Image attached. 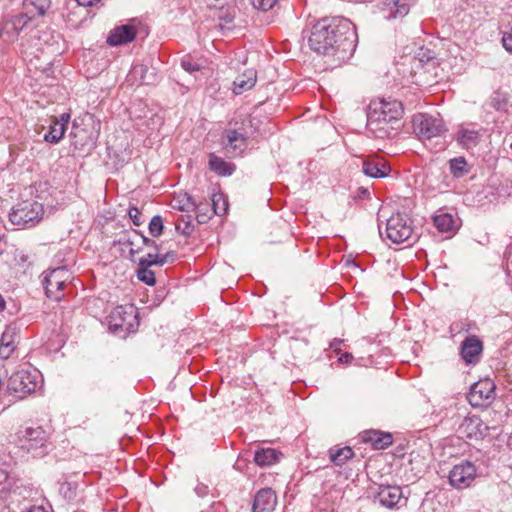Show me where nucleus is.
I'll use <instances>...</instances> for the list:
<instances>
[{"label": "nucleus", "instance_id": "e433bc0d", "mask_svg": "<svg viewBox=\"0 0 512 512\" xmlns=\"http://www.w3.org/2000/svg\"><path fill=\"white\" fill-rule=\"evenodd\" d=\"M181 67L189 73H194L201 69V66L194 62L190 56H186L181 60Z\"/></svg>", "mask_w": 512, "mask_h": 512}, {"label": "nucleus", "instance_id": "c85d7f7f", "mask_svg": "<svg viewBox=\"0 0 512 512\" xmlns=\"http://www.w3.org/2000/svg\"><path fill=\"white\" fill-rule=\"evenodd\" d=\"M66 129L53 117L50 121L49 131L44 135V140L51 144H57L64 136Z\"/></svg>", "mask_w": 512, "mask_h": 512}, {"label": "nucleus", "instance_id": "f8f14e48", "mask_svg": "<svg viewBox=\"0 0 512 512\" xmlns=\"http://www.w3.org/2000/svg\"><path fill=\"white\" fill-rule=\"evenodd\" d=\"M476 476L475 464L465 460L453 466L449 473V482L456 489H465L471 486Z\"/></svg>", "mask_w": 512, "mask_h": 512}, {"label": "nucleus", "instance_id": "9d476101", "mask_svg": "<svg viewBox=\"0 0 512 512\" xmlns=\"http://www.w3.org/2000/svg\"><path fill=\"white\" fill-rule=\"evenodd\" d=\"M31 21L32 16L22 12L6 16L0 26V40L8 44L14 43L18 40L21 32L28 28Z\"/></svg>", "mask_w": 512, "mask_h": 512}, {"label": "nucleus", "instance_id": "a19ab883", "mask_svg": "<svg viewBox=\"0 0 512 512\" xmlns=\"http://www.w3.org/2000/svg\"><path fill=\"white\" fill-rule=\"evenodd\" d=\"M194 492L198 497L204 498L209 495L210 489L208 485L201 482H197V484L194 487Z\"/></svg>", "mask_w": 512, "mask_h": 512}, {"label": "nucleus", "instance_id": "a18cd8bd", "mask_svg": "<svg viewBox=\"0 0 512 512\" xmlns=\"http://www.w3.org/2000/svg\"><path fill=\"white\" fill-rule=\"evenodd\" d=\"M195 207H196L195 202H193L190 197H187V202L185 204H183L180 207V209L183 211H189V210H194Z\"/></svg>", "mask_w": 512, "mask_h": 512}, {"label": "nucleus", "instance_id": "20e7f679", "mask_svg": "<svg viewBox=\"0 0 512 512\" xmlns=\"http://www.w3.org/2000/svg\"><path fill=\"white\" fill-rule=\"evenodd\" d=\"M100 134V123L94 115L85 113L72 122L70 138L75 150L89 153L96 146Z\"/></svg>", "mask_w": 512, "mask_h": 512}, {"label": "nucleus", "instance_id": "423d86ee", "mask_svg": "<svg viewBox=\"0 0 512 512\" xmlns=\"http://www.w3.org/2000/svg\"><path fill=\"white\" fill-rule=\"evenodd\" d=\"M39 374L28 370L13 373L8 380V393L15 399L21 400L35 392L39 385Z\"/></svg>", "mask_w": 512, "mask_h": 512}, {"label": "nucleus", "instance_id": "393cba45", "mask_svg": "<svg viewBox=\"0 0 512 512\" xmlns=\"http://www.w3.org/2000/svg\"><path fill=\"white\" fill-rule=\"evenodd\" d=\"M433 222L441 233L453 234L457 230V220L450 213H439L434 216Z\"/></svg>", "mask_w": 512, "mask_h": 512}, {"label": "nucleus", "instance_id": "f3484780", "mask_svg": "<svg viewBox=\"0 0 512 512\" xmlns=\"http://www.w3.org/2000/svg\"><path fill=\"white\" fill-rule=\"evenodd\" d=\"M277 504V496L271 488L260 489L253 501L252 512H273Z\"/></svg>", "mask_w": 512, "mask_h": 512}, {"label": "nucleus", "instance_id": "ea45409f", "mask_svg": "<svg viewBox=\"0 0 512 512\" xmlns=\"http://www.w3.org/2000/svg\"><path fill=\"white\" fill-rule=\"evenodd\" d=\"M128 215L130 217V219L132 220L133 224L135 226H140L142 225L143 223V220H142V213L140 212V210L136 207H131L129 210H128Z\"/></svg>", "mask_w": 512, "mask_h": 512}, {"label": "nucleus", "instance_id": "c03bdc74", "mask_svg": "<svg viewBox=\"0 0 512 512\" xmlns=\"http://www.w3.org/2000/svg\"><path fill=\"white\" fill-rule=\"evenodd\" d=\"M59 124H63V127L67 129V125L70 121V114L69 113H62L59 117H53Z\"/></svg>", "mask_w": 512, "mask_h": 512}, {"label": "nucleus", "instance_id": "72a5a7b5", "mask_svg": "<svg viewBox=\"0 0 512 512\" xmlns=\"http://www.w3.org/2000/svg\"><path fill=\"white\" fill-rule=\"evenodd\" d=\"M211 201L214 214L221 216L227 212L228 201L223 194H213Z\"/></svg>", "mask_w": 512, "mask_h": 512}, {"label": "nucleus", "instance_id": "f03ea898", "mask_svg": "<svg viewBox=\"0 0 512 512\" xmlns=\"http://www.w3.org/2000/svg\"><path fill=\"white\" fill-rule=\"evenodd\" d=\"M402 103L382 99L372 102L367 114V131L378 139L395 137L402 127Z\"/></svg>", "mask_w": 512, "mask_h": 512}, {"label": "nucleus", "instance_id": "5fc2aeb1", "mask_svg": "<svg viewBox=\"0 0 512 512\" xmlns=\"http://www.w3.org/2000/svg\"><path fill=\"white\" fill-rule=\"evenodd\" d=\"M75 512H85V511H83V510H78V511H75Z\"/></svg>", "mask_w": 512, "mask_h": 512}, {"label": "nucleus", "instance_id": "6e6d98bb", "mask_svg": "<svg viewBox=\"0 0 512 512\" xmlns=\"http://www.w3.org/2000/svg\"><path fill=\"white\" fill-rule=\"evenodd\" d=\"M423 512H426L425 510H423Z\"/></svg>", "mask_w": 512, "mask_h": 512}, {"label": "nucleus", "instance_id": "a878e982", "mask_svg": "<svg viewBox=\"0 0 512 512\" xmlns=\"http://www.w3.org/2000/svg\"><path fill=\"white\" fill-rule=\"evenodd\" d=\"M50 5V0H24L23 7L25 11L22 13L31 15L32 19L35 16H44Z\"/></svg>", "mask_w": 512, "mask_h": 512}, {"label": "nucleus", "instance_id": "8fccbe9b", "mask_svg": "<svg viewBox=\"0 0 512 512\" xmlns=\"http://www.w3.org/2000/svg\"><path fill=\"white\" fill-rule=\"evenodd\" d=\"M342 343V340H338V339H334V341L330 344V347L334 350V351H339L340 349V344Z\"/></svg>", "mask_w": 512, "mask_h": 512}, {"label": "nucleus", "instance_id": "de8ad7c7", "mask_svg": "<svg viewBox=\"0 0 512 512\" xmlns=\"http://www.w3.org/2000/svg\"><path fill=\"white\" fill-rule=\"evenodd\" d=\"M141 239H142V242L144 245L149 246V247H154L156 250H158V246L154 240L149 239V238L145 237L144 235H141Z\"/></svg>", "mask_w": 512, "mask_h": 512}, {"label": "nucleus", "instance_id": "b1692460", "mask_svg": "<svg viewBox=\"0 0 512 512\" xmlns=\"http://www.w3.org/2000/svg\"><path fill=\"white\" fill-rule=\"evenodd\" d=\"M282 453L273 448H262L255 452L254 461L259 466H270L277 463Z\"/></svg>", "mask_w": 512, "mask_h": 512}, {"label": "nucleus", "instance_id": "0eeeda50", "mask_svg": "<svg viewBox=\"0 0 512 512\" xmlns=\"http://www.w3.org/2000/svg\"><path fill=\"white\" fill-rule=\"evenodd\" d=\"M412 124L415 135L423 141L440 137L447 131L443 120L439 116L426 113L414 115Z\"/></svg>", "mask_w": 512, "mask_h": 512}, {"label": "nucleus", "instance_id": "58836bf2", "mask_svg": "<svg viewBox=\"0 0 512 512\" xmlns=\"http://www.w3.org/2000/svg\"><path fill=\"white\" fill-rule=\"evenodd\" d=\"M148 68L143 64H137L133 67L132 73L135 75H140L141 82L144 84H149L150 81L146 76Z\"/></svg>", "mask_w": 512, "mask_h": 512}, {"label": "nucleus", "instance_id": "5701e85b", "mask_svg": "<svg viewBox=\"0 0 512 512\" xmlns=\"http://www.w3.org/2000/svg\"><path fill=\"white\" fill-rule=\"evenodd\" d=\"M209 168L219 176H230L236 169L233 163L225 161L214 153L209 155Z\"/></svg>", "mask_w": 512, "mask_h": 512}, {"label": "nucleus", "instance_id": "412c9836", "mask_svg": "<svg viewBox=\"0 0 512 512\" xmlns=\"http://www.w3.org/2000/svg\"><path fill=\"white\" fill-rule=\"evenodd\" d=\"M257 74L254 69H247L241 75L236 77L233 82V92L236 95L242 94L243 92L250 90L256 84Z\"/></svg>", "mask_w": 512, "mask_h": 512}, {"label": "nucleus", "instance_id": "473e14b6", "mask_svg": "<svg viewBox=\"0 0 512 512\" xmlns=\"http://www.w3.org/2000/svg\"><path fill=\"white\" fill-rule=\"evenodd\" d=\"M78 485L75 482L64 481L59 483V494L68 501L75 499L77 496Z\"/></svg>", "mask_w": 512, "mask_h": 512}, {"label": "nucleus", "instance_id": "6ab92c4d", "mask_svg": "<svg viewBox=\"0 0 512 512\" xmlns=\"http://www.w3.org/2000/svg\"><path fill=\"white\" fill-rule=\"evenodd\" d=\"M482 351V342L475 336L466 338L461 344V356L466 363L478 361Z\"/></svg>", "mask_w": 512, "mask_h": 512}, {"label": "nucleus", "instance_id": "ddd939ff", "mask_svg": "<svg viewBox=\"0 0 512 512\" xmlns=\"http://www.w3.org/2000/svg\"><path fill=\"white\" fill-rule=\"evenodd\" d=\"M244 126L245 121L242 122V127L226 129L223 135L225 148L235 155L242 154L248 145V133Z\"/></svg>", "mask_w": 512, "mask_h": 512}, {"label": "nucleus", "instance_id": "a211bd4d", "mask_svg": "<svg viewBox=\"0 0 512 512\" xmlns=\"http://www.w3.org/2000/svg\"><path fill=\"white\" fill-rule=\"evenodd\" d=\"M137 34V30L132 25H121L111 30L107 37V43L110 46H120L132 42Z\"/></svg>", "mask_w": 512, "mask_h": 512}, {"label": "nucleus", "instance_id": "f257e3e1", "mask_svg": "<svg viewBox=\"0 0 512 512\" xmlns=\"http://www.w3.org/2000/svg\"><path fill=\"white\" fill-rule=\"evenodd\" d=\"M357 33L352 22L343 17H324L312 26L309 47L318 54L338 61L349 59L356 48Z\"/></svg>", "mask_w": 512, "mask_h": 512}, {"label": "nucleus", "instance_id": "6e6552de", "mask_svg": "<svg viewBox=\"0 0 512 512\" xmlns=\"http://www.w3.org/2000/svg\"><path fill=\"white\" fill-rule=\"evenodd\" d=\"M43 205L36 201H23L9 214L12 224L22 228L35 226L43 217Z\"/></svg>", "mask_w": 512, "mask_h": 512}, {"label": "nucleus", "instance_id": "09e8293b", "mask_svg": "<svg viewBox=\"0 0 512 512\" xmlns=\"http://www.w3.org/2000/svg\"><path fill=\"white\" fill-rule=\"evenodd\" d=\"M352 359L353 356L350 353H344L339 357V361L343 363H350Z\"/></svg>", "mask_w": 512, "mask_h": 512}, {"label": "nucleus", "instance_id": "c9c22d12", "mask_svg": "<svg viewBox=\"0 0 512 512\" xmlns=\"http://www.w3.org/2000/svg\"><path fill=\"white\" fill-rule=\"evenodd\" d=\"M163 219L160 215H155L149 222V233L153 237H159L163 232Z\"/></svg>", "mask_w": 512, "mask_h": 512}, {"label": "nucleus", "instance_id": "3c124183", "mask_svg": "<svg viewBox=\"0 0 512 512\" xmlns=\"http://www.w3.org/2000/svg\"><path fill=\"white\" fill-rule=\"evenodd\" d=\"M155 259V254L149 253L146 257L141 258L140 260H153Z\"/></svg>", "mask_w": 512, "mask_h": 512}, {"label": "nucleus", "instance_id": "f704fd0d", "mask_svg": "<svg viewBox=\"0 0 512 512\" xmlns=\"http://www.w3.org/2000/svg\"><path fill=\"white\" fill-rule=\"evenodd\" d=\"M176 230L183 235H190L193 231L190 216H181L175 224Z\"/></svg>", "mask_w": 512, "mask_h": 512}, {"label": "nucleus", "instance_id": "7c9ffc66", "mask_svg": "<svg viewBox=\"0 0 512 512\" xmlns=\"http://www.w3.org/2000/svg\"><path fill=\"white\" fill-rule=\"evenodd\" d=\"M354 456L353 450L346 446L338 449H330L329 457L335 465L341 466Z\"/></svg>", "mask_w": 512, "mask_h": 512}, {"label": "nucleus", "instance_id": "cd10ccee", "mask_svg": "<svg viewBox=\"0 0 512 512\" xmlns=\"http://www.w3.org/2000/svg\"><path fill=\"white\" fill-rule=\"evenodd\" d=\"M367 435L365 440L371 442L375 449H384L392 444V435L390 433L371 431Z\"/></svg>", "mask_w": 512, "mask_h": 512}, {"label": "nucleus", "instance_id": "bb28decb", "mask_svg": "<svg viewBox=\"0 0 512 512\" xmlns=\"http://www.w3.org/2000/svg\"><path fill=\"white\" fill-rule=\"evenodd\" d=\"M16 335L12 329H6L0 339V356L8 358L14 351Z\"/></svg>", "mask_w": 512, "mask_h": 512}, {"label": "nucleus", "instance_id": "4c0bfd02", "mask_svg": "<svg viewBox=\"0 0 512 512\" xmlns=\"http://www.w3.org/2000/svg\"><path fill=\"white\" fill-rule=\"evenodd\" d=\"M278 0H251L252 5L259 10L268 11L274 7Z\"/></svg>", "mask_w": 512, "mask_h": 512}, {"label": "nucleus", "instance_id": "603ef678", "mask_svg": "<svg viewBox=\"0 0 512 512\" xmlns=\"http://www.w3.org/2000/svg\"><path fill=\"white\" fill-rule=\"evenodd\" d=\"M122 310H123V307H119V308L117 309V313H118V314H120Z\"/></svg>", "mask_w": 512, "mask_h": 512}, {"label": "nucleus", "instance_id": "c756f323", "mask_svg": "<svg viewBox=\"0 0 512 512\" xmlns=\"http://www.w3.org/2000/svg\"><path fill=\"white\" fill-rule=\"evenodd\" d=\"M152 262L146 260H139V267L137 270V277L140 281L147 285L153 286L156 283L155 273L150 269Z\"/></svg>", "mask_w": 512, "mask_h": 512}, {"label": "nucleus", "instance_id": "7ed1b4c3", "mask_svg": "<svg viewBox=\"0 0 512 512\" xmlns=\"http://www.w3.org/2000/svg\"><path fill=\"white\" fill-rule=\"evenodd\" d=\"M10 437V442L23 455L33 458L46 456L51 447L50 434L42 426L21 425Z\"/></svg>", "mask_w": 512, "mask_h": 512}, {"label": "nucleus", "instance_id": "4be33fe9", "mask_svg": "<svg viewBox=\"0 0 512 512\" xmlns=\"http://www.w3.org/2000/svg\"><path fill=\"white\" fill-rule=\"evenodd\" d=\"M480 134L476 130L461 129L458 131L455 140L463 149L470 150L480 142Z\"/></svg>", "mask_w": 512, "mask_h": 512}, {"label": "nucleus", "instance_id": "aec40b11", "mask_svg": "<svg viewBox=\"0 0 512 512\" xmlns=\"http://www.w3.org/2000/svg\"><path fill=\"white\" fill-rule=\"evenodd\" d=\"M409 11L407 0H384L383 12L386 13L385 18L388 20L403 18Z\"/></svg>", "mask_w": 512, "mask_h": 512}, {"label": "nucleus", "instance_id": "39448f33", "mask_svg": "<svg viewBox=\"0 0 512 512\" xmlns=\"http://www.w3.org/2000/svg\"><path fill=\"white\" fill-rule=\"evenodd\" d=\"M386 236L392 243L407 242L409 245L418 238L412 227V221L399 213L392 215L387 220Z\"/></svg>", "mask_w": 512, "mask_h": 512}, {"label": "nucleus", "instance_id": "37998d69", "mask_svg": "<svg viewBox=\"0 0 512 512\" xmlns=\"http://www.w3.org/2000/svg\"><path fill=\"white\" fill-rule=\"evenodd\" d=\"M502 43L507 51L512 52V28L509 32L504 33Z\"/></svg>", "mask_w": 512, "mask_h": 512}, {"label": "nucleus", "instance_id": "2eb2a0df", "mask_svg": "<svg viewBox=\"0 0 512 512\" xmlns=\"http://www.w3.org/2000/svg\"><path fill=\"white\" fill-rule=\"evenodd\" d=\"M402 498V489L399 486L380 485L373 493V502L388 509L397 507Z\"/></svg>", "mask_w": 512, "mask_h": 512}, {"label": "nucleus", "instance_id": "9b49d317", "mask_svg": "<svg viewBox=\"0 0 512 512\" xmlns=\"http://www.w3.org/2000/svg\"><path fill=\"white\" fill-rule=\"evenodd\" d=\"M495 398V384L490 379H483L472 385L467 399L473 407H487Z\"/></svg>", "mask_w": 512, "mask_h": 512}, {"label": "nucleus", "instance_id": "1a4fd4ad", "mask_svg": "<svg viewBox=\"0 0 512 512\" xmlns=\"http://www.w3.org/2000/svg\"><path fill=\"white\" fill-rule=\"evenodd\" d=\"M71 274L66 267H57L43 273V286L46 296L52 300L60 301L64 297V288L70 280Z\"/></svg>", "mask_w": 512, "mask_h": 512}, {"label": "nucleus", "instance_id": "79ce46f5", "mask_svg": "<svg viewBox=\"0 0 512 512\" xmlns=\"http://www.w3.org/2000/svg\"><path fill=\"white\" fill-rule=\"evenodd\" d=\"M173 255H170L169 253L165 254V255H158V254H155V259L153 260H147V262H152V266L153 265H158V266H162L164 265L165 263L168 262V258L169 257H172Z\"/></svg>", "mask_w": 512, "mask_h": 512}, {"label": "nucleus", "instance_id": "dca6fc26", "mask_svg": "<svg viewBox=\"0 0 512 512\" xmlns=\"http://www.w3.org/2000/svg\"><path fill=\"white\" fill-rule=\"evenodd\" d=\"M362 171L371 178H385L391 172L388 162L379 155H369L362 160Z\"/></svg>", "mask_w": 512, "mask_h": 512}, {"label": "nucleus", "instance_id": "49530a36", "mask_svg": "<svg viewBox=\"0 0 512 512\" xmlns=\"http://www.w3.org/2000/svg\"><path fill=\"white\" fill-rule=\"evenodd\" d=\"M210 509L214 512H225V506L221 502H213Z\"/></svg>", "mask_w": 512, "mask_h": 512}, {"label": "nucleus", "instance_id": "4468645a", "mask_svg": "<svg viewBox=\"0 0 512 512\" xmlns=\"http://www.w3.org/2000/svg\"><path fill=\"white\" fill-rule=\"evenodd\" d=\"M488 426L484 424L481 418L477 415L465 417L460 423L457 433L461 438L466 439H482L486 436Z\"/></svg>", "mask_w": 512, "mask_h": 512}, {"label": "nucleus", "instance_id": "2f4dec72", "mask_svg": "<svg viewBox=\"0 0 512 512\" xmlns=\"http://www.w3.org/2000/svg\"><path fill=\"white\" fill-rule=\"evenodd\" d=\"M450 172L454 177H462L468 173L467 161L464 157L453 158L449 161Z\"/></svg>", "mask_w": 512, "mask_h": 512}, {"label": "nucleus", "instance_id": "864d4df0", "mask_svg": "<svg viewBox=\"0 0 512 512\" xmlns=\"http://www.w3.org/2000/svg\"><path fill=\"white\" fill-rule=\"evenodd\" d=\"M200 512H211L210 510H201Z\"/></svg>", "mask_w": 512, "mask_h": 512}]
</instances>
